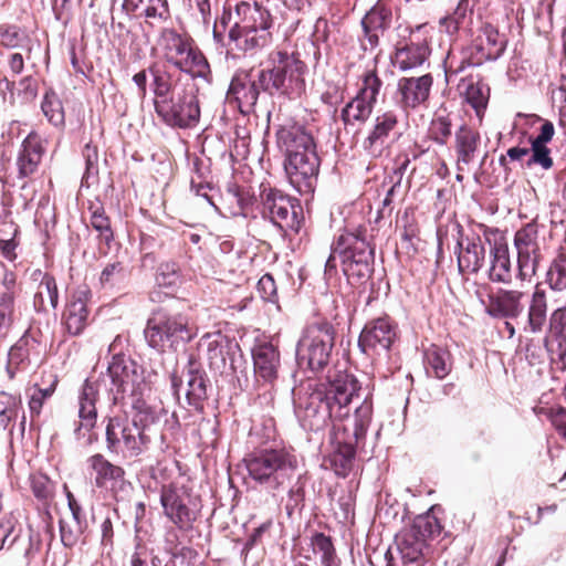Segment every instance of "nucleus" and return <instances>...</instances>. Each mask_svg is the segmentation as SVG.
<instances>
[{"label": "nucleus", "instance_id": "20", "mask_svg": "<svg viewBox=\"0 0 566 566\" xmlns=\"http://www.w3.org/2000/svg\"><path fill=\"white\" fill-rule=\"evenodd\" d=\"M87 464L94 474L95 486L111 492L114 499L117 500L119 493L130 486L126 480L125 469L111 462L104 454L91 455L87 459Z\"/></svg>", "mask_w": 566, "mask_h": 566}, {"label": "nucleus", "instance_id": "26", "mask_svg": "<svg viewBox=\"0 0 566 566\" xmlns=\"http://www.w3.org/2000/svg\"><path fill=\"white\" fill-rule=\"evenodd\" d=\"M523 298L521 291L499 289L489 294L485 312L494 318H516L524 311Z\"/></svg>", "mask_w": 566, "mask_h": 566}, {"label": "nucleus", "instance_id": "34", "mask_svg": "<svg viewBox=\"0 0 566 566\" xmlns=\"http://www.w3.org/2000/svg\"><path fill=\"white\" fill-rule=\"evenodd\" d=\"M473 4L470 0H459L455 9L448 15L440 19L439 24L448 35H457L460 31H471L473 23Z\"/></svg>", "mask_w": 566, "mask_h": 566}, {"label": "nucleus", "instance_id": "49", "mask_svg": "<svg viewBox=\"0 0 566 566\" xmlns=\"http://www.w3.org/2000/svg\"><path fill=\"white\" fill-rule=\"evenodd\" d=\"M538 229L537 224L530 222L522 227L514 237V245L517 251H538L539 244L537 241Z\"/></svg>", "mask_w": 566, "mask_h": 566}, {"label": "nucleus", "instance_id": "51", "mask_svg": "<svg viewBox=\"0 0 566 566\" xmlns=\"http://www.w3.org/2000/svg\"><path fill=\"white\" fill-rule=\"evenodd\" d=\"M93 208V206L90 208L92 210L91 226L98 232L99 238L104 240L106 244H109V242L114 239L111 220L102 206H96L95 209Z\"/></svg>", "mask_w": 566, "mask_h": 566}, {"label": "nucleus", "instance_id": "59", "mask_svg": "<svg viewBox=\"0 0 566 566\" xmlns=\"http://www.w3.org/2000/svg\"><path fill=\"white\" fill-rule=\"evenodd\" d=\"M207 355L211 368H221L226 366L224 348L221 339L213 338L208 342Z\"/></svg>", "mask_w": 566, "mask_h": 566}, {"label": "nucleus", "instance_id": "50", "mask_svg": "<svg viewBox=\"0 0 566 566\" xmlns=\"http://www.w3.org/2000/svg\"><path fill=\"white\" fill-rule=\"evenodd\" d=\"M542 254L538 251H517L518 279L531 280L537 271Z\"/></svg>", "mask_w": 566, "mask_h": 566}, {"label": "nucleus", "instance_id": "41", "mask_svg": "<svg viewBox=\"0 0 566 566\" xmlns=\"http://www.w3.org/2000/svg\"><path fill=\"white\" fill-rule=\"evenodd\" d=\"M41 109L50 124L57 128L65 126V113L62 101L53 88L45 91Z\"/></svg>", "mask_w": 566, "mask_h": 566}, {"label": "nucleus", "instance_id": "6", "mask_svg": "<svg viewBox=\"0 0 566 566\" xmlns=\"http://www.w3.org/2000/svg\"><path fill=\"white\" fill-rule=\"evenodd\" d=\"M367 231L365 226L346 228L334 241V251L340 258L343 272L356 287L366 284L374 272L375 250Z\"/></svg>", "mask_w": 566, "mask_h": 566}, {"label": "nucleus", "instance_id": "4", "mask_svg": "<svg viewBox=\"0 0 566 566\" xmlns=\"http://www.w3.org/2000/svg\"><path fill=\"white\" fill-rule=\"evenodd\" d=\"M373 416V403L365 399L347 418L336 419L332 424L329 462L338 476H347L354 467L356 449L365 441Z\"/></svg>", "mask_w": 566, "mask_h": 566}, {"label": "nucleus", "instance_id": "31", "mask_svg": "<svg viewBox=\"0 0 566 566\" xmlns=\"http://www.w3.org/2000/svg\"><path fill=\"white\" fill-rule=\"evenodd\" d=\"M188 390L186 394L188 403L195 410L202 412L203 402L208 398L205 371L200 361L190 355L187 364Z\"/></svg>", "mask_w": 566, "mask_h": 566}, {"label": "nucleus", "instance_id": "2", "mask_svg": "<svg viewBox=\"0 0 566 566\" xmlns=\"http://www.w3.org/2000/svg\"><path fill=\"white\" fill-rule=\"evenodd\" d=\"M276 146L284 154V170L290 184L301 193L314 192L321 157L311 129L298 123L282 125L275 134Z\"/></svg>", "mask_w": 566, "mask_h": 566}, {"label": "nucleus", "instance_id": "56", "mask_svg": "<svg viewBox=\"0 0 566 566\" xmlns=\"http://www.w3.org/2000/svg\"><path fill=\"white\" fill-rule=\"evenodd\" d=\"M126 279V271L122 262L107 264L99 276L102 287L113 289L122 284Z\"/></svg>", "mask_w": 566, "mask_h": 566}, {"label": "nucleus", "instance_id": "11", "mask_svg": "<svg viewBox=\"0 0 566 566\" xmlns=\"http://www.w3.org/2000/svg\"><path fill=\"white\" fill-rule=\"evenodd\" d=\"M105 442L111 453L136 458L149 449L151 438L148 426L139 424L136 418L116 415L107 418Z\"/></svg>", "mask_w": 566, "mask_h": 566}, {"label": "nucleus", "instance_id": "8", "mask_svg": "<svg viewBox=\"0 0 566 566\" xmlns=\"http://www.w3.org/2000/svg\"><path fill=\"white\" fill-rule=\"evenodd\" d=\"M245 465L253 480L276 490L296 474L298 461L296 455L285 448L264 449L251 453L245 459Z\"/></svg>", "mask_w": 566, "mask_h": 566}, {"label": "nucleus", "instance_id": "22", "mask_svg": "<svg viewBox=\"0 0 566 566\" xmlns=\"http://www.w3.org/2000/svg\"><path fill=\"white\" fill-rule=\"evenodd\" d=\"M432 84L433 77L430 73L399 78L397 83L398 104L406 112L424 105L430 97Z\"/></svg>", "mask_w": 566, "mask_h": 566}, {"label": "nucleus", "instance_id": "27", "mask_svg": "<svg viewBox=\"0 0 566 566\" xmlns=\"http://www.w3.org/2000/svg\"><path fill=\"white\" fill-rule=\"evenodd\" d=\"M399 126L395 111H386L375 117L373 128L363 142V147L371 155L380 154L387 139L396 133Z\"/></svg>", "mask_w": 566, "mask_h": 566}, {"label": "nucleus", "instance_id": "23", "mask_svg": "<svg viewBox=\"0 0 566 566\" xmlns=\"http://www.w3.org/2000/svg\"><path fill=\"white\" fill-rule=\"evenodd\" d=\"M458 269L461 274L478 273L485 261V247L478 234L464 235L458 224L457 239Z\"/></svg>", "mask_w": 566, "mask_h": 566}, {"label": "nucleus", "instance_id": "25", "mask_svg": "<svg viewBox=\"0 0 566 566\" xmlns=\"http://www.w3.org/2000/svg\"><path fill=\"white\" fill-rule=\"evenodd\" d=\"M536 118L542 123V125L536 136L531 135L528 137L531 147L530 155L526 160V166H538L544 170H549L554 166V159L552 157L551 149L547 147V144L553 139L555 135V128L552 122L542 119L539 116H536Z\"/></svg>", "mask_w": 566, "mask_h": 566}, {"label": "nucleus", "instance_id": "13", "mask_svg": "<svg viewBox=\"0 0 566 566\" xmlns=\"http://www.w3.org/2000/svg\"><path fill=\"white\" fill-rule=\"evenodd\" d=\"M260 199L264 218L270 219L283 232L298 233L304 217L303 208L296 198L290 197L279 189L263 187Z\"/></svg>", "mask_w": 566, "mask_h": 566}, {"label": "nucleus", "instance_id": "7", "mask_svg": "<svg viewBox=\"0 0 566 566\" xmlns=\"http://www.w3.org/2000/svg\"><path fill=\"white\" fill-rule=\"evenodd\" d=\"M144 334L151 348L166 353L177 350L179 346L191 342L197 329L187 315L157 310L148 318Z\"/></svg>", "mask_w": 566, "mask_h": 566}, {"label": "nucleus", "instance_id": "15", "mask_svg": "<svg viewBox=\"0 0 566 566\" xmlns=\"http://www.w3.org/2000/svg\"><path fill=\"white\" fill-rule=\"evenodd\" d=\"M398 339L397 322L385 314L365 324L358 337V347L369 357L380 356L388 353Z\"/></svg>", "mask_w": 566, "mask_h": 566}, {"label": "nucleus", "instance_id": "21", "mask_svg": "<svg viewBox=\"0 0 566 566\" xmlns=\"http://www.w3.org/2000/svg\"><path fill=\"white\" fill-rule=\"evenodd\" d=\"M234 14V23L229 30V39L233 42L240 41V32L270 29L273 23L270 12L256 2L253 4L247 1L238 2Z\"/></svg>", "mask_w": 566, "mask_h": 566}, {"label": "nucleus", "instance_id": "58", "mask_svg": "<svg viewBox=\"0 0 566 566\" xmlns=\"http://www.w3.org/2000/svg\"><path fill=\"white\" fill-rule=\"evenodd\" d=\"M24 36L19 27L11 24L0 25V46L15 49L21 45Z\"/></svg>", "mask_w": 566, "mask_h": 566}, {"label": "nucleus", "instance_id": "53", "mask_svg": "<svg viewBox=\"0 0 566 566\" xmlns=\"http://www.w3.org/2000/svg\"><path fill=\"white\" fill-rule=\"evenodd\" d=\"M429 138L439 145H446L452 134V122L447 115L432 118L429 126Z\"/></svg>", "mask_w": 566, "mask_h": 566}, {"label": "nucleus", "instance_id": "1", "mask_svg": "<svg viewBox=\"0 0 566 566\" xmlns=\"http://www.w3.org/2000/svg\"><path fill=\"white\" fill-rule=\"evenodd\" d=\"M150 88L157 116L168 126L195 127L200 119L199 87L192 81H180V74L153 62L149 66Z\"/></svg>", "mask_w": 566, "mask_h": 566}, {"label": "nucleus", "instance_id": "62", "mask_svg": "<svg viewBox=\"0 0 566 566\" xmlns=\"http://www.w3.org/2000/svg\"><path fill=\"white\" fill-rule=\"evenodd\" d=\"M258 292L264 301L274 302L277 295L276 284L269 273L261 276L258 282Z\"/></svg>", "mask_w": 566, "mask_h": 566}, {"label": "nucleus", "instance_id": "24", "mask_svg": "<svg viewBox=\"0 0 566 566\" xmlns=\"http://www.w3.org/2000/svg\"><path fill=\"white\" fill-rule=\"evenodd\" d=\"M91 296V291L83 287L75 290L69 298L62 314V324L70 335H81L88 325Z\"/></svg>", "mask_w": 566, "mask_h": 566}, {"label": "nucleus", "instance_id": "54", "mask_svg": "<svg viewBox=\"0 0 566 566\" xmlns=\"http://www.w3.org/2000/svg\"><path fill=\"white\" fill-rule=\"evenodd\" d=\"M59 526L61 542L67 548H72L77 545L85 531L87 530L78 524H75V522L70 518H60Z\"/></svg>", "mask_w": 566, "mask_h": 566}, {"label": "nucleus", "instance_id": "17", "mask_svg": "<svg viewBox=\"0 0 566 566\" xmlns=\"http://www.w3.org/2000/svg\"><path fill=\"white\" fill-rule=\"evenodd\" d=\"M506 45V35L501 34L495 25L485 22L467 48L465 61L469 65H481L488 61H495L503 55Z\"/></svg>", "mask_w": 566, "mask_h": 566}, {"label": "nucleus", "instance_id": "30", "mask_svg": "<svg viewBox=\"0 0 566 566\" xmlns=\"http://www.w3.org/2000/svg\"><path fill=\"white\" fill-rule=\"evenodd\" d=\"M480 145L481 135L476 128L463 124L455 130L453 148L459 171L463 170V166H468L473 161Z\"/></svg>", "mask_w": 566, "mask_h": 566}, {"label": "nucleus", "instance_id": "10", "mask_svg": "<svg viewBox=\"0 0 566 566\" xmlns=\"http://www.w3.org/2000/svg\"><path fill=\"white\" fill-rule=\"evenodd\" d=\"M268 66L262 67L270 95L280 93L291 99L298 98L305 92L306 64L296 54L273 51L269 55Z\"/></svg>", "mask_w": 566, "mask_h": 566}, {"label": "nucleus", "instance_id": "37", "mask_svg": "<svg viewBox=\"0 0 566 566\" xmlns=\"http://www.w3.org/2000/svg\"><path fill=\"white\" fill-rule=\"evenodd\" d=\"M551 338L557 343V357L562 368L566 369V306L556 308L548 319Z\"/></svg>", "mask_w": 566, "mask_h": 566}, {"label": "nucleus", "instance_id": "33", "mask_svg": "<svg viewBox=\"0 0 566 566\" xmlns=\"http://www.w3.org/2000/svg\"><path fill=\"white\" fill-rule=\"evenodd\" d=\"M107 373L117 392L125 394L140 384V375L137 373L136 364L127 361L126 358H113L108 365Z\"/></svg>", "mask_w": 566, "mask_h": 566}, {"label": "nucleus", "instance_id": "38", "mask_svg": "<svg viewBox=\"0 0 566 566\" xmlns=\"http://www.w3.org/2000/svg\"><path fill=\"white\" fill-rule=\"evenodd\" d=\"M374 107L364 98L353 97L340 112V119L345 128L363 126L369 119Z\"/></svg>", "mask_w": 566, "mask_h": 566}, {"label": "nucleus", "instance_id": "18", "mask_svg": "<svg viewBox=\"0 0 566 566\" xmlns=\"http://www.w3.org/2000/svg\"><path fill=\"white\" fill-rule=\"evenodd\" d=\"M45 154L46 142L38 132H30L22 140L14 163L17 177L23 181L22 188L40 176Z\"/></svg>", "mask_w": 566, "mask_h": 566}, {"label": "nucleus", "instance_id": "45", "mask_svg": "<svg viewBox=\"0 0 566 566\" xmlns=\"http://www.w3.org/2000/svg\"><path fill=\"white\" fill-rule=\"evenodd\" d=\"M361 84L356 94L359 98H364V101L368 102L373 106L377 103V97L382 86V81L377 74L376 67L373 70H367L360 76Z\"/></svg>", "mask_w": 566, "mask_h": 566}, {"label": "nucleus", "instance_id": "55", "mask_svg": "<svg viewBox=\"0 0 566 566\" xmlns=\"http://www.w3.org/2000/svg\"><path fill=\"white\" fill-rule=\"evenodd\" d=\"M138 3H145V15L147 18H161L168 12L166 0H124L123 9L127 12L134 11Z\"/></svg>", "mask_w": 566, "mask_h": 566}, {"label": "nucleus", "instance_id": "39", "mask_svg": "<svg viewBox=\"0 0 566 566\" xmlns=\"http://www.w3.org/2000/svg\"><path fill=\"white\" fill-rule=\"evenodd\" d=\"M59 303V290L54 276L45 273L33 298V306L36 312H48L49 307L56 308Z\"/></svg>", "mask_w": 566, "mask_h": 566}, {"label": "nucleus", "instance_id": "3", "mask_svg": "<svg viewBox=\"0 0 566 566\" xmlns=\"http://www.w3.org/2000/svg\"><path fill=\"white\" fill-rule=\"evenodd\" d=\"M327 378L328 385L324 389H315L304 403H300L302 424L313 432L324 430L336 419L347 418L349 405L360 389L357 379L346 371L337 370Z\"/></svg>", "mask_w": 566, "mask_h": 566}, {"label": "nucleus", "instance_id": "43", "mask_svg": "<svg viewBox=\"0 0 566 566\" xmlns=\"http://www.w3.org/2000/svg\"><path fill=\"white\" fill-rule=\"evenodd\" d=\"M311 544L313 552L321 555L323 566H340V560L337 557L331 536L324 533H315L312 536Z\"/></svg>", "mask_w": 566, "mask_h": 566}, {"label": "nucleus", "instance_id": "9", "mask_svg": "<svg viewBox=\"0 0 566 566\" xmlns=\"http://www.w3.org/2000/svg\"><path fill=\"white\" fill-rule=\"evenodd\" d=\"M441 532L442 525L432 514L419 515L411 526L402 528L396 536L402 566H433L428 562V542L439 536Z\"/></svg>", "mask_w": 566, "mask_h": 566}, {"label": "nucleus", "instance_id": "12", "mask_svg": "<svg viewBox=\"0 0 566 566\" xmlns=\"http://www.w3.org/2000/svg\"><path fill=\"white\" fill-rule=\"evenodd\" d=\"M335 328L327 321H317L306 326L297 345L300 365L312 371L323 370L335 345Z\"/></svg>", "mask_w": 566, "mask_h": 566}, {"label": "nucleus", "instance_id": "29", "mask_svg": "<svg viewBox=\"0 0 566 566\" xmlns=\"http://www.w3.org/2000/svg\"><path fill=\"white\" fill-rule=\"evenodd\" d=\"M392 21L391 9L377 2L361 20L364 36L370 49L378 46L379 39L390 28Z\"/></svg>", "mask_w": 566, "mask_h": 566}, {"label": "nucleus", "instance_id": "36", "mask_svg": "<svg viewBox=\"0 0 566 566\" xmlns=\"http://www.w3.org/2000/svg\"><path fill=\"white\" fill-rule=\"evenodd\" d=\"M491 266L489 279L496 283H510L512 281V264L506 244H495L491 249Z\"/></svg>", "mask_w": 566, "mask_h": 566}, {"label": "nucleus", "instance_id": "52", "mask_svg": "<svg viewBox=\"0 0 566 566\" xmlns=\"http://www.w3.org/2000/svg\"><path fill=\"white\" fill-rule=\"evenodd\" d=\"M464 97L474 108L476 116L482 119L489 99L488 95L483 92V86L470 80L465 86Z\"/></svg>", "mask_w": 566, "mask_h": 566}, {"label": "nucleus", "instance_id": "57", "mask_svg": "<svg viewBox=\"0 0 566 566\" xmlns=\"http://www.w3.org/2000/svg\"><path fill=\"white\" fill-rule=\"evenodd\" d=\"M30 481L32 493L39 501L46 502L54 496V484L45 474H32Z\"/></svg>", "mask_w": 566, "mask_h": 566}, {"label": "nucleus", "instance_id": "44", "mask_svg": "<svg viewBox=\"0 0 566 566\" xmlns=\"http://www.w3.org/2000/svg\"><path fill=\"white\" fill-rule=\"evenodd\" d=\"M546 282L554 291L566 290V250L560 249L546 273Z\"/></svg>", "mask_w": 566, "mask_h": 566}, {"label": "nucleus", "instance_id": "35", "mask_svg": "<svg viewBox=\"0 0 566 566\" xmlns=\"http://www.w3.org/2000/svg\"><path fill=\"white\" fill-rule=\"evenodd\" d=\"M547 318V298L544 289L537 284L532 294L527 312V322L524 326L525 332L539 333Z\"/></svg>", "mask_w": 566, "mask_h": 566}, {"label": "nucleus", "instance_id": "60", "mask_svg": "<svg viewBox=\"0 0 566 566\" xmlns=\"http://www.w3.org/2000/svg\"><path fill=\"white\" fill-rule=\"evenodd\" d=\"M14 304L11 298H0V338L4 337L13 323Z\"/></svg>", "mask_w": 566, "mask_h": 566}, {"label": "nucleus", "instance_id": "14", "mask_svg": "<svg viewBox=\"0 0 566 566\" xmlns=\"http://www.w3.org/2000/svg\"><path fill=\"white\" fill-rule=\"evenodd\" d=\"M261 92L270 94L264 71L261 69L239 70L233 75L227 98L230 104L235 103L242 114L253 112Z\"/></svg>", "mask_w": 566, "mask_h": 566}, {"label": "nucleus", "instance_id": "63", "mask_svg": "<svg viewBox=\"0 0 566 566\" xmlns=\"http://www.w3.org/2000/svg\"><path fill=\"white\" fill-rule=\"evenodd\" d=\"M1 285L3 291L0 293V298L9 297L11 298V304H14L17 296V274L13 271L6 269L1 280Z\"/></svg>", "mask_w": 566, "mask_h": 566}, {"label": "nucleus", "instance_id": "61", "mask_svg": "<svg viewBox=\"0 0 566 566\" xmlns=\"http://www.w3.org/2000/svg\"><path fill=\"white\" fill-rule=\"evenodd\" d=\"M545 415L556 432L566 440V408L553 407L547 409Z\"/></svg>", "mask_w": 566, "mask_h": 566}, {"label": "nucleus", "instance_id": "32", "mask_svg": "<svg viewBox=\"0 0 566 566\" xmlns=\"http://www.w3.org/2000/svg\"><path fill=\"white\" fill-rule=\"evenodd\" d=\"M98 400V390L95 384L85 381L82 391L78 397V417L80 422L75 429V432H80L82 429L91 431L95 428L97 422V408L96 401Z\"/></svg>", "mask_w": 566, "mask_h": 566}, {"label": "nucleus", "instance_id": "40", "mask_svg": "<svg viewBox=\"0 0 566 566\" xmlns=\"http://www.w3.org/2000/svg\"><path fill=\"white\" fill-rule=\"evenodd\" d=\"M38 343L34 338L23 335L9 350L8 373L10 378L14 377L17 370L24 364L30 363V357L36 350Z\"/></svg>", "mask_w": 566, "mask_h": 566}, {"label": "nucleus", "instance_id": "64", "mask_svg": "<svg viewBox=\"0 0 566 566\" xmlns=\"http://www.w3.org/2000/svg\"><path fill=\"white\" fill-rule=\"evenodd\" d=\"M530 155V147H520L514 146L507 149L506 155H501L499 158V164L504 168L507 169V158H510L512 161H521L525 157H528Z\"/></svg>", "mask_w": 566, "mask_h": 566}, {"label": "nucleus", "instance_id": "28", "mask_svg": "<svg viewBox=\"0 0 566 566\" xmlns=\"http://www.w3.org/2000/svg\"><path fill=\"white\" fill-rule=\"evenodd\" d=\"M252 357L256 381L273 385L280 367L279 350L272 344L265 343L254 347Z\"/></svg>", "mask_w": 566, "mask_h": 566}, {"label": "nucleus", "instance_id": "46", "mask_svg": "<svg viewBox=\"0 0 566 566\" xmlns=\"http://www.w3.org/2000/svg\"><path fill=\"white\" fill-rule=\"evenodd\" d=\"M130 390V405L133 410H135L136 412L133 418H136L139 424L147 426L148 422H155V420L157 419L156 411L145 400L140 388V384H138L137 387Z\"/></svg>", "mask_w": 566, "mask_h": 566}, {"label": "nucleus", "instance_id": "42", "mask_svg": "<svg viewBox=\"0 0 566 566\" xmlns=\"http://www.w3.org/2000/svg\"><path fill=\"white\" fill-rule=\"evenodd\" d=\"M424 357L428 370L438 379H443L450 374L452 365L448 350L432 345L426 350Z\"/></svg>", "mask_w": 566, "mask_h": 566}, {"label": "nucleus", "instance_id": "16", "mask_svg": "<svg viewBox=\"0 0 566 566\" xmlns=\"http://www.w3.org/2000/svg\"><path fill=\"white\" fill-rule=\"evenodd\" d=\"M190 491L185 485L176 482L164 484L160 489V503L164 514L179 530L188 531L192 528L197 520V513L190 509Z\"/></svg>", "mask_w": 566, "mask_h": 566}, {"label": "nucleus", "instance_id": "48", "mask_svg": "<svg viewBox=\"0 0 566 566\" xmlns=\"http://www.w3.org/2000/svg\"><path fill=\"white\" fill-rule=\"evenodd\" d=\"M270 29H260L258 31L240 32V41L235 42L237 48L244 51H254L269 45L272 41Z\"/></svg>", "mask_w": 566, "mask_h": 566}, {"label": "nucleus", "instance_id": "19", "mask_svg": "<svg viewBox=\"0 0 566 566\" xmlns=\"http://www.w3.org/2000/svg\"><path fill=\"white\" fill-rule=\"evenodd\" d=\"M426 24L418 25L411 30L409 38L399 41L395 51V63L402 71L418 67L424 63L430 55V34Z\"/></svg>", "mask_w": 566, "mask_h": 566}, {"label": "nucleus", "instance_id": "47", "mask_svg": "<svg viewBox=\"0 0 566 566\" xmlns=\"http://www.w3.org/2000/svg\"><path fill=\"white\" fill-rule=\"evenodd\" d=\"M158 286L175 289L181 283V269L176 261L161 262L156 272Z\"/></svg>", "mask_w": 566, "mask_h": 566}, {"label": "nucleus", "instance_id": "5", "mask_svg": "<svg viewBox=\"0 0 566 566\" xmlns=\"http://www.w3.org/2000/svg\"><path fill=\"white\" fill-rule=\"evenodd\" d=\"M158 45L165 62V64L159 63L160 66H166L169 71L172 66L181 73L189 74L191 78L212 82L213 76L208 59L190 35L179 33L175 29H164L159 35Z\"/></svg>", "mask_w": 566, "mask_h": 566}]
</instances>
